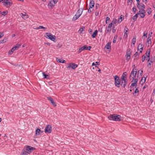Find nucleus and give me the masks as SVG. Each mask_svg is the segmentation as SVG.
I'll return each mask as SVG.
<instances>
[{
	"label": "nucleus",
	"instance_id": "1",
	"mask_svg": "<svg viewBox=\"0 0 155 155\" xmlns=\"http://www.w3.org/2000/svg\"><path fill=\"white\" fill-rule=\"evenodd\" d=\"M139 7H137L139 10V12L140 13V17L142 18H143L145 16L146 13L144 9L145 8V5L142 3H141L138 6Z\"/></svg>",
	"mask_w": 155,
	"mask_h": 155
},
{
	"label": "nucleus",
	"instance_id": "2",
	"mask_svg": "<svg viewBox=\"0 0 155 155\" xmlns=\"http://www.w3.org/2000/svg\"><path fill=\"white\" fill-rule=\"evenodd\" d=\"M120 115L116 114H110L108 117V118L110 120H113L116 121H120L121 120Z\"/></svg>",
	"mask_w": 155,
	"mask_h": 155
},
{
	"label": "nucleus",
	"instance_id": "3",
	"mask_svg": "<svg viewBox=\"0 0 155 155\" xmlns=\"http://www.w3.org/2000/svg\"><path fill=\"white\" fill-rule=\"evenodd\" d=\"M114 78L115 81V86L118 87H119L120 86L121 80L120 79L119 77L117 75H116L114 76Z\"/></svg>",
	"mask_w": 155,
	"mask_h": 155
},
{
	"label": "nucleus",
	"instance_id": "4",
	"mask_svg": "<svg viewBox=\"0 0 155 155\" xmlns=\"http://www.w3.org/2000/svg\"><path fill=\"white\" fill-rule=\"evenodd\" d=\"M137 69L136 68L133 69V70L131 72V74L130 76V78L132 77V78L133 80L136 78V75L137 73Z\"/></svg>",
	"mask_w": 155,
	"mask_h": 155
},
{
	"label": "nucleus",
	"instance_id": "5",
	"mask_svg": "<svg viewBox=\"0 0 155 155\" xmlns=\"http://www.w3.org/2000/svg\"><path fill=\"white\" fill-rule=\"evenodd\" d=\"M46 35L47 37L46 38H48L50 39L51 40L55 41L56 40L55 38L56 37L55 36L52 35L51 33H46Z\"/></svg>",
	"mask_w": 155,
	"mask_h": 155
},
{
	"label": "nucleus",
	"instance_id": "6",
	"mask_svg": "<svg viewBox=\"0 0 155 155\" xmlns=\"http://www.w3.org/2000/svg\"><path fill=\"white\" fill-rule=\"evenodd\" d=\"M52 130L51 127V125H48L45 129V132L46 133L49 134L51 133Z\"/></svg>",
	"mask_w": 155,
	"mask_h": 155
},
{
	"label": "nucleus",
	"instance_id": "7",
	"mask_svg": "<svg viewBox=\"0 0 155 155\" xmlns=\"http://www.w3.org/2000/svg\"><path fill=\"white\" fill-rule=\"evenodd\" d=\"M78 67L77 64L74 63H70L68 64V68H71L73 69H75Z\"/></svg>",
	"mask_w": 155,
	"mask_h": 155
},
{
	"label": "nucleus",
	"instance_id": "8",
	"mask_svg": "<svg viewBox=\"0 0 155 155\" xmlns=\"http://www.w3.org/2000/svg\"><path fill=\"white\" fill-rule=\"evenodd\" d=\"M35 148L30 146H27L25 148V150H27L28 153H30L33 150H35Z\"/></svg>",
	"mask_w": 155,
	"mask_h": 155
},
{
	"label": "nucleus",
	"instance_id": "9",
	"mask_svg": "<svg viewBox=\"0 0 155 155\" xmlns=\"http://www.w3.org/2000/svg\"><path fill=\"white\" fill-rule=\"evenodd\" d=\"M112 26V23H110V24L106 28V31L107 33L110 32L111 31V27Z\"/></svg>",
	"mask_w": 155,
	"mask_h": 155
},
{
	"label": "nucleus",
	"instance_id": "10",
	"mask_svg": "<svg viewBox=\"0 0 155 155\" xmlns=\"http://www.w3.org/2000/svg\"><path fill=\"white\" fill-rule=\"evenodd\" d=\"M83 9V8H82L78 10L76 14V15H78V16L80 17L82 13Z\"/></svg>",
	"mask_w": 155,
	"mask_h": 155
},
{
	"label": "nucleus",
	"instance_id": "11",
	"mask_svg": "<svg viewBox=\"0 0 155 155\" xmlns=\"http://www.w3.org/2000/svg\"><path fill=\"white\" fill-rule=\"evenodd\" d=\"M47 99L50 101L51 103L54 106H56V104L54 102L53 98L51 97H47Z\"/></svg>",
	"mask_w": 155,
	"mask_h": 155
},
{
	"label": "nucleus",
	"instance_id": "12",
	"mask_svg": "<svg viewBox=\"0 0 155 155\" xmlns=\"http://www.w3.org/2000/svg\"><path fill=\"white\" fill-rule=\"evenodd\" d=\"M2 3L4 4L5 3L7 5H9V6L11 5L12 4V2H9V0H4Z\"/></svg>",
	"mask_w": 155,
	"mask_h": 155
},
{
	"label": "nucleus",
	"instance_id": "13",
	"mask_svg": "<svg viewBox=\"0 0 155 155\" xmlns=\"http://www.w3.org/2000/svg\"><path fill=\"white\" fill-rule=\"evenodd\" d=\"M86 50V45H84L83 46L79 48L78 51V53H81L82 51L83 50Z\"/></svg>",
	"mask_w": 155,
	"mask_h": 155
},
{
	"label": "nucleus",
	"instance_id": "14",
	"mask_svg": "<svg viewBox=\"0 0 155 155\" xmlns=\"http://www.w3.org/2000/svg\"><path fill=\"white\" fill-rule=\"evenodd\" d=\"M94 1L91 0L90 1L89 4V8L92 9L94 7Z\"/></svg>",
	"mask_w": 155,
	"mask_h": 155
},
{
	"label": "nucleus",
	"instance_id": "15",
	"mask_svg": "<svg viewBox=\"0 0 155 155\" xmlns=\"http://www.w3.org/2000/svg\"><path fill=\"white\" fill-rule=\"evenodd\" d=\"M125 81L124 82V81L121 80V83H120V84L121 86L124 88H125L127 83V81Z\"/></svg>",
	"mask_w": 155,
	"mask_h": 155
},
{
	"label": "nucleus",
	"instance_id": "16",
	"mask_svg": "<svg viewBox=\"0 0 155 155\" xmlns=\"http://www.w3.org/2000/svg\"><path fill=\"white\" fill-rule=\"evenodd\" d=\"M29 153H28L25 149L23 150L21 153V155H27Z\"/></svg>",
	"mask_w": 155,
	"mask_h": 155
},
{
	"label": "nucleus",
	"instance_id": "17",
	"mask_svg": "<svg viewBox=\"0 0 155 155\" xmlns=\"http://www.w3.org/2000/svg\"><path fill=\"white\" fill-rule=\"evenodd\" d=\"M105 48H106L107 49H110L111 46V42H109L105 45L104 47Z\"/></svg>",
	"mask_w": 155,
	"mask_h": 155
},
{
	"label": "nucleus",
	"instance_id": "18",
	"mask_svg": "<svg viewBox=\"0 0 155 155\" xmlns=\"http://www.w3.org/2000/svg\"><path fill=\"white\" fill-rule=\"evenodd\" d=\"M124 30L125 31V33L124 35V37L125 38H127V32L128 31V29L126 26H125L124 28Z\"/></svg>",
	"mask_w": 155,
	"mask_h": 155
},
{
	"label": "nucleus",
	"instance_id": "19",
	"mask_svg": "<svg viewBox=\"0 0 155 155\" xmlns=\"http://www.w3.org/2000/svg\"><path fill=\"white\" fill-rule=\"evenodd\" d=\"M143 47V46L142 45L140 44L139 45L138 47V50H139V49H141V50H140V53H142Z\"/></svg>",
	"mask_w": 155,
	"mask_h": 155
},
{
	"label": "nucleus",
	"instance_id": "20",
	"mask_svg": "<svg viewBox=\"0 0 155 155\" xmlns=\"http://www.w3.org/2000/svg\"><path fill=\"white\" fill-rule=\"evenodd\" d=\"M98 31L97 30H96L93 33V34L92 35V37L93 38H94L97 35V34Z\"/></svg>",
	"mask_w": 155,
	"mask_h": 155
},
{
	"label": "nucleus",
	"instance_id": "21",
	"mask_svg": "<svg viewBox=\"0 0 155 155\" xmlns=\"http://www.w3.org/2000/svg\"><path fill=\"white\" fill-rule=\"evenodd\" d=\"M139 15H140H140H141L140 13H139H139H137V14H136L135 15H134L133 16V19L135 20H136Z\"/></svg>",
	"mask_w": 155,
	"mask_h": 155
},
{
	"label": "nucleus",
	"instance_id": "22",
	"mask_svg": "<svg viewBox=\"0 0 155 155\" xmlns=\"http://www.w3.org/2000/svg\"><path fill=\"white\" fill-rule=\"evenodd\" d=\"M56 61L58 62L61 63H64L65 62V60H63L62 61V60H61L60 58H56Z\"/></svg>",
	"mask_w": 155,
	"mask_h": 155
},
{
	"label": "nucleus",
	"instance_id": "23",
	"mask_svg": "<svg viewBox=\"0 0 155 155\" xmlns=\"http://www.w3.org/2000/svg\"><path fill=\"white\" fill-rule=\"evenodd\" d=\"M42 132L40 129L37 128L36 130L35 134L36 135H39L40 134V132L42 133Z\"/></svg>",
	"mask_w": 155,
	"mask_h": 155
},
{
	"label": "nucleus",
	"instance_id": "24",
	"mask_svg": "<svg viewBox=\"0 0 155 155\" xmlns=\"http://www.w3.org/2000/svg\"><path fill=\"white\" fill-rule=\"evenodd\" d=\"M147 42L148 44V45H147V47H149V44H151V38H148L147 39Z\"/></svg>",
	"mask_w": 155,
	"mask_h": 155
},
{
	"label": "nucleus",
	"instance_id": "25",
	"mask_svg": "<svg viewBox=\"0 0 155 155\" xmlns=\"http://www.w3.org/2000/svg\"><path fill=\"white\" fill-rule=\"evenodd\" d=\"M117 23V20L116 18H114L113 19L112 22L111 23H112V25L113 26H115L116 24Z\"/></svg>",
	"mask_w": 155,
	"mask_h": 155
},
{
	"label": "nucleus",
	"instance_id": "26",
	"mask_svg": "<svg viewBox=\"0 0 155 155\" xmlns=\"http://www.w3.org/2000/svg\"><path fill=\"white\" fill-rule=\"evenodd\" d=\"M21 14L22 15L21 16L22 18H24V19L28 18V15L27 14H23L22 13H21Z\"/></svg>",
	"mask_w": 155,
	"mask_h": 155
},
{
	"label": "nucleus",
	"instance_id": "27",
	"mask_svg": "<svg viewBox=\"0 0 155 155\" xmlns=\"http://www.w3.org/2000/svg\"><path fill=\"white\" fill-rule=\"evenodd\" d=\"M131 54V51L130 49V48H129L127 50V51L126 52V54L127 55H130V56Z\"/></svg>",
	"mask_w": 155,
	"mask_h": 155
},
{
	"label": "nucleus",
	"instance_id": "28",
	"mask_svg": "<svg viewBox=\"0 0 155 155\" xmlns=\"http://www.w3.org/2000/svg\"><path fill=\"white\" fill-rule=\"evenodd\" d=\"M134 55L135 57L134 59L135 60L136 59L137 60L139 56L138 53L137 52L135 53V54H134Z\"/></svg>",
	"mask_w": 155,
	"mask_h": 155
},
{
	"label": "nucleus",
	"instance_id": "29",
	"mask_svg": "<svg viewBox=\"0 0 155 155\" xmlns=\"http://www.w3.org/2000/svg\"><path fill=\"white\" fill-rule=\"evenodd\" d=\"M80 17L79 16H78V15H75L73 17L72 20L73 21H74L78 19Z\"/></svg>",
	"mask_w": 155,
	"mask_h": 155
},
{
	"label": "nucleus",
	"instance_id": "30",
	"mask_svg": "<svg viewBox=\"0 0 155 155\" xmlns=\"http://www.w3.org/2000/svg\"><path fill=\"white\" fill-rule=\"evenodd\" d=\"M53 3V2L51 1L48 4V5L50 6L51 8H52L54 7L55 5L54 4V3Z\"/></svg>",
	"mask_w": 155,
	"mask_h": 155
},
{
	"label": "nucleus",
	"instance_id": "31",
	"mask_svg": "<svg viewBox=\"0 0 155 155\" xmlns=\"http://www.w3.org/2000/svg\"><path fill=\"white\" fill-rule=\"evenodd\" d=\"M136 39L135 37H134V38H132V43L133 45H135V43L136 42Z\"/></svg>",
	"mask_w": 155,
	"mask_h": 155
},
{
	"label": "nucleus",
	"instance_id": "32",
	"mask_svg": "<svg viewBox=\"0 0 155 155\" xmlns=\"http://www.w3.org/2000/svg\"><path fill=\"white\" fill-rule=\"evenodd\" d=\"M84 28L85 27H84L80 28L78 32L80 31V33H82V31L84 30Z\"/></svg>",
	"mask_w": 155,
	"mask_h": 155
},
{
	"label": "nucleus",
	"instance_id": "33",
	"mask_svg": "<svg viewBox=\"0 0 155 155\" xmlns=\"http://www.w3.org/2000/svg\"><path fill=\"white\" fill-rule=\"evenodd\" d=\"M42 74L44 76V78H48V75L45 74L44 72L42 73Z\"/></svg>",
	"mask_w": 155,
	"mask_h": 155
},
{
	"label": "nucleus",
	"instance_id": "34",
	"mask_svg": "<svg viewBox=\"0 0 155 155\" xmlns=\"http://www.w3.org/2000/svg\"><path fill=\"white\" fill-rule=\"evenodd\" d=\"M147 32L146 31H144L143 32V36H142V38H144L145 37V36L146 37L147 36Z\"/></svg>",
	"mask_w": 155,
	"mask_h": 155
},
{
	"label": "nucleus",
	"instance_id": "35",
	"mask_svg": "<svg viewBox=\"0 0 155 155\" xmlns=\"http://www.w3.org/2000/svg\"><path fill=\"white\" fill-rule=\"evenodd\" d=\"M8 13V12L7 11H5L2 12V15L3 16H5L7 15Z\"/></svg>",
	"mask_w": 155,
	"mask_h": 155
},
{
	"label": "nucleus",
	"instance_id": "36",
	"mask_svg": "<svg viewBox=\"0 0 155 155\" xmlns=\"http://www.w3.org/2000/svg\"><path fill=\"white\" fill-rule=\"evenodd\" d=\"M121 16L122 15H121L120 17V18H118V23H120L122 21V20L124 19V18H123L121 17Z\"/></svg>",
	"mask_w": 155,
	"mask_h": 155
},
{
	"label": "nucleus",
	"instance_id": "37",
	"mask_svg": "<svg viewBox=\"0 0 155 155\" xmlns=\"http://www.w3.org/2000/svg\"><path fill=\"white\" fill-rule=\"evenodd\" d=\"M125 56L126 57V60L128 61L130 58V55H126Z\"/></svg>",
	"mask_w": 155,
	"mask_h": 155
},
{
	"label": "nucleus",
	"instance_id": "38",
	"mask_svg": "<svg viewBox=\"0 0 155 155\" xmlns=\"http://www.w3.org/2000/svg\"><path fill=\"white\" fill-rule=\"evenodd\" d=\"M17 48L15 46L12 48L11 50V54H12L14 51Z\"/></svg>",
	"mask_w": 155,
	"mask_h": 155
},
{
	"label": "nucleus",
	"instance_id": "39",
	"mask_svg": "<svg viewBox=\"0 0 155 155\" xmlns=\"http://www.w3.org/2000/svg\"><path fill=\"white\" fill-rule=\"evenodd\" d=\"M121 80H123L124 82L125 81H126V77L122 76L121 77Z\"/></svg>",
	"mask_w": 155,
	"mask_h": 155
},
{
	"label": "nucleus",
	"instance_id": "40",
	"mask_svg": "<svg viewBox=\"0 0 155 155\" xmlns=\"http://www.w3.org/2000/svg\"><path fill=\"white\" fill-rule=\"evenodd\" d=\"M147 76L146 75H145V76H144V75L143 76V77L142 78L141 81H142L143 80L144 81L143 82V83H144L146 81V78H147Z\"/></svg>",
	"mask_w": 155,
	"mask_h": 155
},
{
	"label": "nucleus",
	"instance_id": "41",
	"mask_svg": "<svg viewBox=\"0 0 155 155\" xmlns=\"http://www.w3.org/2000/svg\"><path fill=\"white\" fill-rule=\"evenodd\" d=\"M135 87V88H136L137 87V84L135 83H132L131 84L130 87L131 88L132 87Z\"/></svg>",
	"mask_w": 155,
	"mask_h": 155
},
{
	"label": "nucleus",
	"instance_id": "42",
	"mask_svg": "<svg viewBox=\"0 0 155 155\" xmlns=\"http://www.w3.org/2000/svg\"><path fill=\"white\" fill-rule=\"evenodd\" d=\"M150 49H148L146 53V55H150Z\"/></svg>",
	"mask_w": 155,
	"mask_h": 155
},
{
	"label": "nucleus",
	"instance_id": "43",
	"mask_svg": "<svg viewBox=\"0 0 155 155\" xmlns=\"http://www.w3.org/2000/svg\"><path fill=\"white\" fill-rule=\"evenodd\" d=\"M143 72V71L141 70H139L138 71V74H140L141 76H142V75Z\"/></svg>",
	"mask_w": 155,
	"mask_h": 155
},
{
	"label": "nucleus",
	"instance_id": "44",
	"mask_svg": "<svg viewBox=\"0 0 155 155\" xmlns=\"http://www.w3.org/2000/svg\"><path fill=\"white\" fill-rule=\"evenodd\" d=\"M109 21H110V18L108 17H107L106 18V24L108 23Z\"/></svg>",
	"mask_w": 155,
	"mask_h": 155
},
{
	"label": "nucleus",
	"instance_id": "45",
	"mask_svg": "<svg viewBox=\"0 0 155 155\" xmlns=\"http://www.w3.org/2000/svg\"><path fill=\"white\" fill-rule=\"evenodd\" d=\"M138 81V80L137 78H135L132 81V82L134 81V83L137 84V82Z\"/></svg>",
	"mask_w": 155,
	"mask_h": 155
},
{
	"label": "nucleus",
	"instance_id": "46",
	"mask_svg": "<svg viewBox=\"0 0 155 155\" xmlns=\"http://www.w3.org/2000/svg\"><path fill=\"white\" fill-rule=\"evenodd\" d=\"M133 12L134 14L136 13V11H137V10L136 8L135 7H134L133 8Z\"/></svg>",
	"mask_w": 155,
	"mask_h": 155
},
{
	"label": "nucleus",
	"instance_id": "47",
	"mask_svg": "<svg viewBox=\"0 0 155 155\" xmlns=\"http://www.w3.org/2000/svg\"><path fill=\"white\" fill-rule=\"evenodd\" d=\"M21 45V44H19L18 43L15 46L17 48H18Z\"/></svg>",
	"mask_w": 155,
	"mask_h": 155
},
{
	"label": "nucleus",
	"instance_id": "48",
	"mask_svg": "<svg viewBox=\"0 0 155 155\" xmlns=\"http://www.w3.org/2000/svg\"><path fill=\"white\" fill-rule=\"evenodd\" d=\"M145 58H146L145 56L144 55H143L142 57V61L143 62L144 61Z\"/></svg>",
	"mask_w": 155,
	"mask_h": 155
},
{
	"label": "nucleus",
	"instance_id": "49",
	"mask_svg": "<svg viewBox=\"0 0 155 155\" xmlns=\"http://www.w3.org/2000/svg\"><path fill=\"white\" fill-rule=\"evenodd\" d=\"M91 8H89V9L88 10V12L89 13H91L93 11V9H92L91 10Z\"/></svg>",
	"mask_w": 155,
	"mask_h": 155
},
{
	"label": "nucleus",
	"instance_id": "50",
	"mask_svg": "<svg viewBox=\"0 0 155 155\" xmlns=\"http://www.w3.org/2000/svg\"><path fill=\"white\" fill-rule=\"evenodd\" d=\"M117 37V36H116V37L114 36L113 40V43H115L116 42Z\"/></svg>",
	"mask_w": 155,
	"mask_h": 155
},
{
	"label": "nucleus",
	"instance_id": "51",
	"mask_svg": "<svg viewBox=\"0 0 155 155\" xmlns=\"http://www.w3.org/2000/svg\"><path fill=\"white\" fill-rule=\"evenodd\" d=\"M137 1V7H138V6L140 4V1L139 0H136Z\"/></svg>",
	"mask_w": 155,
	"mask_h": 155
},
{
	"label": "nucleus",
	"instance_id": "52",
	"mask_svg": "<svg viewBox=\"0 0 155 155\" xmlns=\"http://www.w3.org/2000/svg\"><path fill=\"white\" fill-rule=\"evenodd\" d=\"M134 93H137V94H138L139 93V90H138V88H136L135 91H134Z\"/></svg>",
	"mask_w": 155,
	"mask_h": 155
},
{
	"label": "nucleus",
	"instance_id": "53",
	"mask_svg": "<svg viewBox=\"0 0 155 155\" xmlns=\"http://www.w3.org/2000/svg\"><path fill=\"white\" fill-rule=\"evenodd\" d=\"M91 46H89L87 47V46L86 45V50H90L91 49Z\"/></svg>",
	"mask_w": 155,
	"mask_h": 155
},
{
	"label": "nucleus",
	"instance_id": "54",
	"mask_svg": "<svg viewBox=\"0 0 155 155\" xmlns=\"http://www.w3.org/2000/svg\"><path fill=\"white\" fill-rule=\"evenodd\" d=\"M6 42L5 41L4 39L1 40L0 41V44Z\"/></svg>",
	"mask_w": 155,
	"mask_h": 155
},
{
	"label": "nucleus",
	"instance_id": "55",
	"mask_svg": "<svg viewBox=\"0 0 155 155\" xmlns=\"http://www.w3.org/2000/svg\"><path fill=\"white\" fill-rule=\"evenodd\" d=\"M127 75V73L126 72H124V73L122 76L126 77V76Z\"/></svg>",
	"mask_w": 155,
	"mask_h": 155
},
{
	"label": "nucleus",
	"instance_id": "56",
	"mask_svg": "<svg viewBox=\"0 0 155 155\" xmlns=\"http://www.w3.org/2000/svg\"><path fill=\"white\" fill-rule=\"evenodd\" d=\"M39 29L42 28V29H46V28L44 27L41 26H39Z\"/></svg>",
	"mask_w": 155,
	"mask_h": 155
},
{
	"label": "nucleus",
	"instance_id": "57",
	"mask_svg": "<svg viewBox=\"0 0 155 155\" xmlns=\"http://www.w3.org/2000/svg\"><path fill=\"white\" fill-rule=\"evenodd\" d=\"M4 36V34L3 32H0V38Z\"/></svg>",
	"mask_w": 155,
	"mask_h": 155
},
{
	"label": "nucleus",
	"instance_id": "58",
	"mask_svg": "<svg viewBox=\"0 0 155 155\" xmlns=\"http://www.w3.org/2000/svg\"><path fill=\"white\" fill-rule=\"evenodd\" d=\"M115 26H113V27L112 32L114 33L116 31V30L114 29Z\"/></svg>",
	"mask_w": 155,
	"mask_h": 155
},
{
	"label": "nucleus",
	"instance_id": "59",
	"mask_svg": "<svg viewBox=\"0 0 155 155\" xmlns=\"http://www.w3.org/2000/svg\"><path fill=\"white\" fill-rule=\"evenodd\" d=\"M99 4L98 3H96L95 5V8L96 9L98 8V7L99 6Z\"/></svg>",
	"mask_w": 155,
	"mask_h": 155
},
{
	"label": "nucleus",
	"instance_id": "60",
	"mask_svg": "<svg viewBox=\"0 0 155 155\" xmlns=\"http://www.w3.org/2000/svg\"><path fill=\"white\" fill-rule=\"evenodd\" d=\"M152 34V32H151L150 33H149L148 35V38H150V37H151Z\"/></svg>",
	"mask_w": 155,
	"mask_h": 155
},
{
	"label": "nucleus",
	"instance_id": "61",
	"mask_svg": "<svg viewBox=\"0 0 155 155\" xmlns=\"http://www.w3.org/2000/svg\"><path fill=\"white\" fill-rule=\"evenodd\" d=\"M133 1V0H128L127 3H128L129 2H130L131 4H132Z\"/></svg>",
	"mask_w": 155,
	"mask_h": 155
},
{
	"label": "nucleus",
	"instance_id": "62",
	"mask_svg": "<svg viewBox=\"0 0 155 155\" xmlns=\"http://www.w3.org/2000/svg\"><path fill=\"white\" fill-rule=\"evenodd\" d=\"M58 1V0H53V3H54V4H55L57 3Z\"/></svg>",
	"mask_w": 155,
	"mask_h": 155
},
{
	"label": "nucleus",
	"instance_id": "63",
	"mask_svg": "<svg viewBox=\"0 0 155 155\" xmlns=\"http://www.w3.org/2000/svg\"><path fill=\"white\" fill-rule=\"evenodd\" d=\"M88 31L89 32V33L90 34H91V33L93 31V30L92 29H89V30H88Z\"/></svg>",
	"mask_w": 155,
	"mask_h": 155
},
{
	"label": "nucleus",
	"instance_id": "64",
	"mask_svg": "<svg viewBox=\"0 0 155 155\" xmlns=\"http://www.w3.org/2000/svg\"><path fill=\"white\" fill-rule=\"evenodd\" d=\"M151 63H149L147 64V66L148 67H149L150 68L151 67Z\"/></svg>",
	"mask_w": 155,
	"mask_h": 155
}]
</instances>
